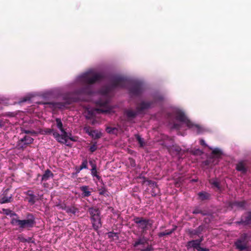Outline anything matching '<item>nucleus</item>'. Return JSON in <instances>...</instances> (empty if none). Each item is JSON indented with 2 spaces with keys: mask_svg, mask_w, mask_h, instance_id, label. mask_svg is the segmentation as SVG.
Listing matches in <instances>:
<instances>
[{
  "mask_svg": "<svg viewBox=\"0 0 251 251\" xmlns=\"http://www.w3.org/2000/svg\"><path fill=\"white\" fill-rule=\"evenodd\" d=\"M81 78L82 81L87 85L76 91V93L79 95H91L93 92L90 85L101 80L103 78V76L100 73L92 74L90 72H87L82 75Z\"/></svg>",
  "mask_w": 251,
  "mask_h": 251,
  "instance_id": "nucleus-1",
  "label": "nucleus"
},
{
  "mask_svg": "<svg viewBox=\"0 0 251 251\" xmlns=\"http://www.w3.org/2000/svg\"><path fill=\"white\" fill-rule=\"evenodd\" d=\"M10 223L13 226H18L19 230L22 231L25 229L30 230L35 226L36 222L33 214L28 213L27 215V219L20 220L18 217L17 218H13L11 220Z\"/></svg>",
  "mask_w": 251,
  "mask_h": 251,
  "instance_id": "nucleus-2",
  "label": "nucleus"
},
{
  "mask_svg": "<svg viewBox=\"0 0 251 251\" xmlns=\"http://www.w3.org/2000/svg\"><path fill=\"white\" fill-rule=\"evenodd\" d=\"M128 84V81L125 77L121 76H114L111 79L110 84L105 87L102 90L103 93L107 95L116 88H125Z\"/></svg>",
  "mask_w": 251,
  "mask_h": 251,
  "instance_id": "nucleus-3",
  "label": "nucleus"
},
{
  "mask_svg": "<svg viewBox=\"0 0 251 251\" xmlns=\"http://www.w3.org/2000/svg\"><path fill=\"white\" fill-rule=\"evenodd\" d=\"M62 102H46L43 103L44 105H48L49 107L54 109H62L68 107V105L74 102L77 101V98L74 97L71 94H67L63 97Z\"/></svg>",
  "mask_w": 251,
  "mask_h": 251,
  "instance_id": "nucleus-4",
  "label": "nucleus"
},
{
  "mask_svg": "<svg viewBox=\"0 0 251 251\" xmlns=\"http://www.w3.org/2000/svg\"><path fill=\"white\" fill-rule=\"evenodd\" d=\"M88 212L90 215L93 228L95 230L97 231L102 226L100 211L99 208L93 206L89 208Z\"/></svg>",
  "mask_w": 251,
  "mask_h": 251,
  "instance_id": "nucleus-5",
  "label": "nucleus"
},
{
  "mask_svg": "<svg viewBox=\"0 0 251 251\" xmlns=\"http://www.w3.org/2000/svg\"><path fill=\"white\" fill-rule=\"evenodd\" d=\"M133 221L137 225V227L141 229L142 235L146 232L149 226H152V223H150L151 221L150 219L142 217H134Z\"/></svg>",
  "mask_w": 251,
  "mask_h": 251,
  "instance_id": "nucleus-6",
  "label": "nucleus"
},
{
  "mask_svg": "<svg viewBox=\"0 0 251 251\" xmlns=\"http://www.w3.org/2000/svg\"><path fill=\"white\" fill-rule=\"evenodd\" d=\"M175 118L177 121L185 124L189 128L196 127L198 129L201 128L199 125L193 124L187 118L184 113L180 110H177L175 112Z\"/></svg>",
  "mask_w": 251,
  "mask_h": 251,
  "instance_id": "nucleus-7",
  "label": "nucleus"
},
{
  "mask_svg": "<svg viewBox=\"0 0 251 251\" xmlns=\"http://www.w3.org/2000/svg\"><path fill=\"white\" fill-rule=\"evenodd\" d=\"M143 91V85L140 82H134L129 89L130 95L135 96L140 95Z\"/></svg>",
  "mask_w": 251,
  "mask_h": 251,
  "instance_id": "nucleus-8",
  "label": "nucleus"
},
{
  "mask_svg": "<svg viewBox=\"0 0 251 251\" xmlns=\"http://www.w3.org/2000/svg\"><path fill=\"white\" fill-rule=\"evenodd\" d=\"M247 237V235L243 234L235 242L234 244L236 249L242 251L248 248Z\"/></svg>",
  "mask_w": 251,
  "mask_h": 251,
  "instance_id": "nucleus-9",
  "label": "nucleus"
},
{
  "mask_svg": "<svg viewBox=\"0 0 251 251\" xmlns=\"http://www.w3.org/2000/svg\"><path fill=\"white\" fill-rule=\"evenodd\" d=\"M108 100H102L101 99L98 100L96 104L100 107L98 108L96 110L99 112L107 113L109 112L110 109L108 107Z\"/></svg>",
  "mask_w": 251,
  "mask_h": 251,
  "instance_id": "nucleus-10",
  "label": "nucleus"
},
{
  "mask_svg": "<svg viewBox=\"0 0 251 251\" xmlns=\"http://www.w3.org/2000/svg\"><path fill=\"white\" fill-rule=\"evenodd\" d=\"M33 140L32 137L25 135L18 141L17 146L19 149H24L27 145L32 144Z\"/></svg>",
  "mask_w": 251,
  "mask_h": 251,
  "instance_id": "nucleus-11",
  "label": "nucleus"
},
{
  "mask_svg": "<svg viewBox=\"0 0 251 251\" xmlns=\"http://www.w3.org/2000/svg\"><path fill=\"white\" fill-rule=\"evenodd\" d=\"M205 228L204 225H200L196 229L188 228L186 230V232L189 234L191 238H194L195 236H199L202 233Z\"/></svg>",
  "mask_w": 251,
  "mask_h": 251,
  "instance_id": "nucleus-12",
  "label": "nucleus"
},
{
  "mask_svg": "<svg viewBox=\"0 0 251 251\" xmlns=\"http://www.w3.org/2000/svg\"><path fill=\"white\" fill-rule=\"evenodd\" d=\"M238 225H248L251 224V211L245 213L242 215L241 220L235 222Z\"/></svg>",
  "mask_w": 251,
  "mask_h": 251,
  "instance_id": "nucleus-13",
  "label": "nucleus"
},
{
  "mask_svg": "<svg viewBox=\"0 0 251 251\" xmlns=\"http://www.w3.org/2000/svg\"><path fill=\"white\" fill-rule=\"evenodd\" d=\"M124 115L126 116L128 122L132 123V121L139 114L137 110H133L132 109H127L124 110Z\"/></svg>",
  "mask_w": 251,
  "mask_h": 251,
  "instance_id": "nucleus-14",
  "label": "nucleus"
},
{
  "mask_svg": "<svg viewBox=\"0 0 251 251\" xmlns=\"http://www.w3.org/2000/svg\"><path fill=\"white\" fill-rule=\"evenodd\" d=\"M12 200V195L9 193V189H6L0 196V203H5L11 202Z\"/></svg>",
  "mask_w": 251,
  "mask_h": 251,
  "instance_id": "nucleus-15",
  "label": "nucleus"
},
{
  "mask_svg": "<svg viewBox=\"0 0 251 251\" xmlns=\"http://www.w3.org/2000/svg\"><path fill=\"white\" fill-rule=\"evenodd\" d=\"M152 104L153 102L152 101H143L137 105L136 110L139 113H141L144 110L149 109Z\"/></svg>",
  "mask_w": 251,
  "mask_h": 251,
  "instance_id": "nucleus-16",
  "label": "nucleus"
},
{
  "mask_svg": "<svg viewBox=\"0 0 251 251\" xmlns=\"http://www.w3.org/2000/svg\"><path fill=\"white\" fill-rule=\"evenodd\" d=\"M246 202L245 201H234L230 202L229 206L232 209L236 207L237 209L244 210L246 208Z\"/></svg>",
  "mask_w": 251,
  "mask_h": 251,
  "instance_id": "nucleus-17",
  "label": "nucleus"
},
{
  "mask_svg": "<svg viewBox=\"0 0 251 251\" xmlns=\"http://www.w3.org/2000/svg\"><path fill=\"white\" fill-rule=\"evenodd\" d=\"M167 149L170 153L172 155H178L181 151V148L176 145L167 147Z\"/></svg>",
  "mask_w": 251,
  "mask_h": 251,
  "instance_id": "nucleus-18",
  "label": "nucleus"
},
{
  "mask_svg": "<svg viewBox=\"0 0 251 251\" xmlns=\"http://www.w3.org/2000/svg\"><path fill=\"white\" fill-rule=\"evenodd\" d=\"M198 199L201 201H208L211 199V194L206 191H201L198 193Z\"/></svg>",
  "mask_w": 251,
  "mask_h": 251,
  "instance_id": "nucleus-19",
  "label": "nucleus"
},
{
  "mask_svg": "<svg viewBox=\"0 0 251 251\" xmlns=\"http://www.w3.org/2000/svg\"><path fill=\"white\" fill-rule=\"evenodd\" d=\"M79 189L82 192V198H84L86 197H88L91 195V191H90V190H92V189H90L89 186L83 185L80 187Z\"/></svg>",
  "mask_w": 251,
  "mask_h": 251,
  "instance_id": "nucleus-20",
  "label": "nucleus"
},
{
  "mask_svg": "<svg viewBox=\"0 0 251 251\" xmlns=\"http://www.w3.org/2000/svg\"><path fill=\"white\" fill-rule=\"evenodd\" d=\"M236 169L238 171L246 173L247 171L246 163L245 161H241L236 165Z\"/></svg>",
  "mask_w": 251,
  "mask_h": 251,
  "instance_id": "nucleus-21",
  "label": "nucleus"
},
{
  "mask_svg": "<svg viewBox=\"0 0 251 251\" xmlns=\"http://www.w3.org/2000/svg\"><path fill=\"white\" fill-rule=\"evenodd\" d=\"M54 176V174L51 172V171L47 169L45 171L44 174L42 176L41 181H46L49 180L50 178H53Z\"/></svg>",
  "mask_w": 251,
  "mask_h": 251,
  "instance_id": "nucleus-22",
  "label": "nucleus"
},
{
  "mask_svg": "<svg viewBox=\"0 0 251 251\" xmlns=\"http://www.w3.org/2000/svg\"><path fill=\"white\" fill-rule=\"evenodd\" d=\"M147 242V240L144 235L141 234V236L138 238L133 243L134 247H137L139 245H144Z\"/></svg>",
  "mask_w": 251,
  "mask_h": 251,
  "instance_id": "nucleus-23",
  "label": "nucleus"
},
{
  "mask_svg": "<svg viewBox=\"0 0 251 251\" xmlns=\"http://www.w3.org/2000/svg\"><path fill=\"white\" fill-rule=\"evenodd\" d=\"M200 245H201L199 243H198L197 242L195 241V240H193L188 241L186 246L188 250L191 248H193L194 249H196L198 251V249H199Z\"/></svg>",
  "mask_w": 251,
  "mask_h": 251,
  "instance_id": "nucleus-24",
  "label": "nucleus"
},
{
  "mask_svg": "<svg viewBox=\"0 0 251 251\" xmlns=\"http://www.w3.org/2000/svg\"><path fill=\"white\" fill-rule=\"evenodd\" d=\"M26 195L29 197V198L28 199V201L31 204H33L35 203V196L33 194V192L31 190H28L25 193Z\"/></svg>",
  "mask_w": 251,
  "mask_h": 251,
  "instance_id": "nucleus-25",
  "label": "nucleus"
},
{
  "mask_svg": "<svg viewBox=\"0 0 251 251\" xmlns=\"http://www.w3.org/2000/svg\"><path fill=\"white\" fill-rule=\"evenodd\" d=\"M209 183L212 185L213 187L216 188L218 190H221V187L220 185V182L217 178L211 179L209 181Z\"/></svg>",
  "mask_w": 251,
  "mask_h": 251,
  "instance_id": "nucleus-26",
  "label": "nucleus"
},
{
  "mask_svg": "<svg viewBox=\"0 0 251 251\" xmlns=\"http://www.w3.org/2000/svg\"><path fill=\"white\" fill-rule=\"evenodd\" d=\"M212 154L213 155L212 157V158H220L221 157V155H222V152L220 149L218 148H215L212 151Z\"/></svg>",
  "mask_w": 251,
  "mask_h": 251,
  "instance_id": "nucleus-27",
  "label": "nucleus"
},
{
  "mask_svg": "<svg viewBox=\"0 0 251 251\" xmlns=\"http://www.w3.org/2000/svg\"><path fill=\"white\" fill-rule=\"evenodd\" d=\"M151 194L152 197H155L160 193V189L157 183L155 184V186L153 185V186L151 187Z\"/></svg>",
  "mask_w": 251,
  "mask_h": 251,
  "instance_id": "nucleus-28",
  "label": "nucleus"
},
{
  "mask_svg": "<svg viewBox=\"0 0 251 251\" xmlns=\"http://www.w3.org/2000/svg\"><path fill=\"white\" fill-rule=\"evenodd\" d=\"M192 213L194 214H201L202 216H205L208 214L206 211L201 210L199 207H196L194 208Z\"/></svg>",
  "mask_w": 251,
  "mask_h": 251,
  "instance_id": "nucleus-29",
  "label": "nucleus"
},
{
  "mask_svg": "<svg viewBox=\"0 0 251 251\" xmlns=\"http://www.w3.org/2000/svg\"><path fill=\"white\" fill-rule=\"evenodd\" d=\"M66 212L68 214L72 213L73 215H75V214L78 212V209L74 206L67 207Z\"/></svg>",
  "mask_w": 251,
  "mask_h": 251,
  "instance_id": "nucleus-30",
  "label": "nucleus"
},
{
  "mask_svg": "<svg viewBox=\"0 0 251 251\" xmlns=\"http://www.w3.org/2000/svg\"><path fill=\"white\" fill-rule=\"evenodd\" d=\"M108 238H113V240H118L119 238V234L116 232L110 231L107 233Z\"/></svg>",
  "mask_w": 251,
  "mask_h": 251,
  "instance_id": "nucleus-31",
  "label": "nucleus"
},
{
  "mask_svg": "<svg viewBox=\"0 0 251 251\" xmlns=\"http://www.w3.org/2000/svg\"><path fill=\"white\" fill-rule=\"evenodd\" d=\"M135 138L140 145V147H143L145 145L144 140L139 135H135Z\"/></svg>",
  "mask_w": 251,
  "mask_h": 251,
  "instance_id": "nucleus-32",
  "label": "nucleus"
},
{
  "mask_svg": "<svg viewBox=\"0 0 251 251\" xmlns=\"http://www.w3.org/2000/svg\"><path fill=\"white\" fill-rule=\"evenodd\" d=\"M164 100V97L161 95H156L154 96L153 97V100L152 101L153 102V103L154 102H158V101H162Z\"/></svg>",
  "mask_w": 251,
  "mask_h": 251,
  "instance_id": "nucleus-33",
  "label": "nucleus"
},
{
  "mask_svg": "<svg viewBox=\"0 0 251 251\" xmlns=\"http://www.w3.org/2000/svg\"><path fill=\"white\" fill-rule=\"evenodd\" d=\"M143 183H147V185L150 186L151 187L153 186V185L155 186V184L156 183L155 181H152L151 180H149L147 178L144 177Z\"/></svg>",
  "mask_w": 251,
  "mask_h": 251,
  "instance_id": "nucleus-34",
  "label": "nucleus"
},
{
  "mask_svg": "<svg viewBox=\"0 0 251 251\" xmlns=\"http://www.w3.org/2000/svg\"><path fill=\"white\" fill-rule=\"evenodd\" d=\"M99 194L100 195H103L104 196H108L109 193L108 192L107 189L103 187L99 189Z\"/></svg>",
  "mask_w": 251,
  "mask_h": 251,
  "instance_id": "nucleus-35",
  "label": "nucleus"
},
{
  "mask_svg": "<svg viewBox=\"0 0 251 251\" xmlns=\"http://www.w3.org/2000/svg\"><path fill=\"white\" fill-rule=\"evenodd\" d=\"M55 121L56 122L57 127L61 131H64V128L63 127V124L62 121L60 118H56L55 119Z\"/></svg>",
  "mask_w": 251,
  "mask_h": 251,
  "instance_id": "nucleus-36",
  "label": "nucleus"
},
{
  "mask_svg": "<svg viewBox=\"0 0 251 251\" xmlns=\"http://www.w3.org/2000/svg\"><path fill=\"white\" fill-rule=\"evenodd\" d=\"M84 130L85 131L86 133H88L89 135L91 136H94L93 133L96 132V130H91L89 126H85L84 127Z\"/></svg>",
  "mask_w": 251,
  "mask_h": 251,
  "instance_id": "nucleus-37",
  "label": "nucleus"
},
{
  "mask_svg": "<svg viewBox=\"0 0 251 251\" xmlns=\"http://www.w3.org/2000/svg\"><path fill=\"white\" fill-rule=\"evenodd\" d=\"M172 234L170 229L166 230L165 231L160 232L158 233V236L159 237H162L166 235H170Z\"/></svg>",
  "mask_w": 251,
  "mask_h": 251,
  "instance_id": "nucleus-38",
  "label": "nucleus"
},
{
  "mask_svg": "<svg viewBox=\"0 0 251 251\" xmlns=\"http://www.w3.org/2000/svg\"><path fill=\"white\" fill-rule=\"evenodd\" d=\"M91 174L93 176H95L98 180H100L101 178V177L98 175V172L97 171V169H91Z\"/></svg>",
  "mask_w": 251,
  "mask_h": 251,
  "instance_id": "nucleus-39",
  "label": "nucleus"
},
{
  "mask_svg": "<svg viewBox=\"0 0 251 251\" xmlns=\"http://www.w3.org/2000/svg\"><path fill=\"white\" fill-rule=\"evenodd\" d=\"M80 167L82 169H88V161H87V160L86 159L83 160Z\"/></svg>",
  "mask_w": 251,
  "mask_h": 251,
  "instance_id": "nucleus-40",
  "label": "nucleus"
},
{
  "mask_svg": "<svg viewBox=\"0 0 251 251\" xmlns=\"http://www.w3.org/2000/svg\"><path fill=\"white\" fill-rule=\"evenodd\" d=\"M4 212H5V213L6 214V215H9L10 213H11V216H15L16 217H18V215L14 213V212H13L11 210H10V209H3V210Z\"/></svg>",
  "mask_w": 251,
  "mask_h": 251,
  "instance_id": "nucleus-41",
  "label": "nucleus"
},
{
  "mask_svg": "<svg viewBox=\"0 0 251 251\" xmlns=\"http://www.w3.org/2000/svg\"><path fill=\"white\" fill-rule=\"evenodd\" d=\"M97 142H95L89 148V151L92 152H94L97 150Z\"/></svg>",
  "mask_w": 251,
  "mask_h": 251,
  "instance_id": "nucleus-42",
  "label": "nucleus"
},
{
  "mask_svg": "<svg viewBox=\"0 0 251 251\" xmlns=\"http://www.w3.org/2000/svg\"><path fill=\"white\" fill-rule=\"evenodd\" d=\"M56 206L60 209L62 210H65L66 211L67 206H66V204L64 203L58 204L56 205Z\"/></svg>",
  "mask_w": 251,
  "mask_h": 251,
  "instance_id": "nucleus-43",
  "label": "nucleus"
},
{
  "mask_svg": "<svg viewBox=\"0 0 251 251\" xmlns=\"http://www.w3.org/2000/svg\"><path fill=\"white\" fill-rule=\"evenodd\" d=\"M153 250L154 249L151 245H148L146 248L142 249L141 251H153Z\"/></svg>",
  "mask_w": 251,
  "mask_h": 251,
  "instance_id": "nucleus-44",
  "label": "nucleus"
},
{
  "mask_svg": "<svg viewBox=\"0 0 251 251\" xmlns=\"http://www.w3.org/2000/svg\"><path fill=\"white\" fill-rule=\"evenodd\" d=\"M94 115L92 111H88L87 114L86 115V118L87 119H92L93 118Z\"/></svg>",
  "mask_w": 251,
  "mask_h": 251,
  "instance_id": "nucleus-45",
  "label": "nucleus"
},
{
  "mask_svg": "<svg viewBox=\"0 0 251 251\" xmlns=\"http://www.w3.org/2000/svg\"><path fill=\"white\" fill-rule=\"evenodd\" d=\"M22 133H24L25 134H30L31 135L36 134V132L33 130H26V129H23Z\"/></svg>",
  "mask_w": 251,
  "mask_h": 251,
  "instance_id": "nucleus-46",
  "label": "nucleus"
},
{
  "mask_svg": "<svg viewBox=\"0 0 251 251\" xmlns=\"http://www.w3.org/2000/svg\"><path fill=\"white\" fill-rule=\"evenodd\" d=\"M89 163L90 165L91 166L92 169H97V165L96 164V162L94 160H89Z\"/></svg>",
  "mask_w": 251,
  "mask_h": 251,
  "instance_id": "nucleus-47",
  "label": "nucleus"
},
{
  "mask_svg": "<svg viewBox=\"0 0 251 251\" xmlns=\"http://www.w3.org/2000/svg\"><path fill=\"white\" fill-rule=\"evenodd\" d=\"M129 162L130 165L131 167H135L136 162H135V160L133 158H129Z\"/></svg>",
  "mask_w": 251,
  "mask_h": 251,
  "instance_id": "nucleus-48",
  "label": "nucleus"
},
{
  "mask_svg": "<svg viewBox=\"0 0 251 251\" xmlns=\"http://www.w3.org/2000/svg\"><path fill=\"white\" fill-rule=\"evenodd\" d=\"M8 122H9V121L7 120H0V127H4L5 126L6 124H7Z\"/></svg>",
  "mask_w": 251,
  "mask_h": 251,
  "instance_id": "nucleus-49",
  "label": "nucleus"
},
{
  "mask_svg": "<svg viewBox=\"0 0 251 251\" xmlns=\"http://www.w3.org/2000/svg\"><path fill=\"white\" fill-rule=\"evenodd\" d=\"M61 132L62 133V134L61 135L64 138L65 142H67V141L66 140V138L68 137L67 132L65 130V129H64V131L63 130V131H61Z\"/></svg>",
  "mask_w": 251,
  "mask_h": 251,
  "instance_id": "nucleus-50",
  "label": "nucleus"
},
{
  "mask_svg": "<svg viewBox=\"0 0 251 251\" xmlns=\"http://www.w3.org/2000/svg\"><path fill=\"white\" fill-rule=\"evenodd\" d=\"M57 141L60 143H65L66 142L64 141V138L63 137V136L61 135H60L59 138H58L57 139Z\"/></svg>",
  "mask_w": 251,
  "mask_h": 251,
  "instance_id": "nucleus-51",
  "label": "nucleus"
},
{
  "mask_svg": "<svg viewBox=\"0 0 251 251\" xmlns=\"http://www.w3.org/2000/svg\"><path fill=\"white\" fill-rule=\"evenodd\" d=\"M52 134H53V137L56 140L58 139V138H59L60 135L58 132H57L56 131H54L52 133Z\"/></svg>",
  "mask_w": 251,
  "mask_h": 251,
  "instance_id": "nucleus-52",
  "label": "nucleus"
},
{
  "mask_svg": "<svg viewBox=\"0 0 251 251\" xmlns=\"http://www.w3.org/2000/svg\"><path fill=\"white\" fill-rule=\"evenodd\" d=\"M45 132L47 134H50L53 133V129H50V128H46L45 130Z\"/></svg>",
  "mask_w": 251,
  "mask_h": 251,
  "instance_id": "nucleus-53",
  "label": "nucleus"
},
{
  "mask_svg": "<svg viewBox=\"0 0 251 251\" xmlns=\"http://www.w3.org/2000/svg\"><path fill=\"white\" fill-rule=\"evenodd\" d=\"M93 134H94V136H92V137L95 138V139H99L100 137V135L99 133L97 132L96 131L95 133H93Z\"/></svg>",
  "mask_w": 251,
  "mask_h": 251,
  "instance_id": "nucleus-54",
  "label": "nucleus"
},
{
  "mask_svg": "<svg viewBox=\"0 0 251 251\" xmlns=\"http://www.w3.org/2000/svg\"><path fill=\"white\" fill-rule=\"evenodd\" d=\"M198 251H209V250L208 248H202L201 246L198 249Z\"/></svg>",
  "mask_w": 251,
  "mask_h": 251,
  "instance_id": "nucleus-55",
  "label": "nucleus"
},
{
  "mask_svg": "<svg viewBox=\"0 0 251 251\" xmlns=\"http://www.w3.org/2000/svg\"><path fill=\"white\" fill-rule=\"evenodd\" d=\"M203 240V236H201L200 239L195 240V241L197 242L198 243H199L201 245V242Z\"/></svg>",
  "mask_w": 251,
  "mask_h": 251,
  "instance_id": "nucleus-56",
  "label": "nucleus"
},
{
  "mask_svg": "<svg viewBox=\"0 0 251 251\" xmlns=\"http://www.w3.org/2000/svg\"><path fill=\"white\" fill-rule=\"evenodd\" d=\"M173 127L174 128H176V129H179L180 127V126L179 125V124H174L173 125Z\"/></svg>",
  "mask_w": 251,
  "mask_h": 251,
  "instance_id": "nucleus-57",
  "label": "nucleus"
},
{
  "mask_svg": "<svg viewBox=\"0 0 251 251\" xmlns=\"http://www.w3.org/2000/svg\"><path fill=\"white\" fill-rule=\"evenodd\" d=\"M200 144L201 145L204 146H206V144H205L204 140H203V139H201L200 140Z\"/></svg>",
  "mask_w": 251,
  "mask_h": 251,
  "instance_id": "nucleus-58",
  "label": "nucleus"
},
{
  "mask_svg": "<svg viewBox=\"0 0 251 251\" xmlns=\"http://www.w3.org/2000/svg\"><path fill=\"white\" fill-rule=\"evenodd\" d=\"M76 173H79L80 171L82 170L81 167L79 166V167H76L75 168Z\"/></svg>",
  "mask_w": 251,
  "mask_h": 251,
  "instance_id": "nucleus-59",
  "label": "nucleus"
},
{
  "mask_svg": "<svg viewBox=\"0 0 251 251\" xmlns=\"http://www.w3.org/2000/svg\"><path fill=\"white\" fill-rule=\"evenodd\" d=\"M173 228L170 229V230L171 231L172 233H173L177 228V226H173Z\"/></svg>",
  "mask_w": 251,
  "mask_h": 251,
  "instance_id": "nucleus-60",
  "label": "nucleus"
},
{
  "mask_svg": "<svg viewBox=\"0 0 251 251\" xmlns=\"http://www.w3.org/2000/svg\"><path fill=\"white\" fill-rule=\"evenodd\" d=\"M92 119V121H91V124L92 125H94L96 124V120H95V119H93H93Z\"/></svg>",
  "mask_w": 251,
  "mask_h": 251,
  "instance_id": "nucleus-61",
  "label": "nucleus"
},
{
  "mask_svg": "<svg viewBox=\"0 0 251 251\" xmlns=\"http://www.w3.org/2000/svg\"><path fill=\"white\" fill-rule=\"evenodd\" d=\"M69 139L73 141H75V140L73 137H69Z\"/></svg>",
  "mask_w": 251,
  "mask_h": 251,
  "instance_id": "nucleus-62",
  "label": "nucleus"
},
{
  "mask_svg": "<svg viewBox=\"0 0 251 251\" xmlns=\"http://www.w3.org/2000/svg\"><path fill=\"white\" fill-rule=\"evenodd\" d=\"M176 186H180V185H179V184L178 183V182H176Z\"/></svg>",
  "mask_w": 251,
  "mask_h": 251,
  "instance_id": "nucleus-63",
  "label": "nucleus"
},
{
  "mask_svg": "<svg viewBox=\"0 0 251 251\" xmlns=\"http://www.w3.org/2000/svg\"><path fill=\"white\" fill-rule=\"evenodd\" d=\"M108 129H109V128H107V132H110V131H108Z\"/></svg>",
  "mask_w": 251,
  "mask_h": 251,
  "instance_id": "nucleus-64",
  "label": "nucleus"
}]
</instances>
